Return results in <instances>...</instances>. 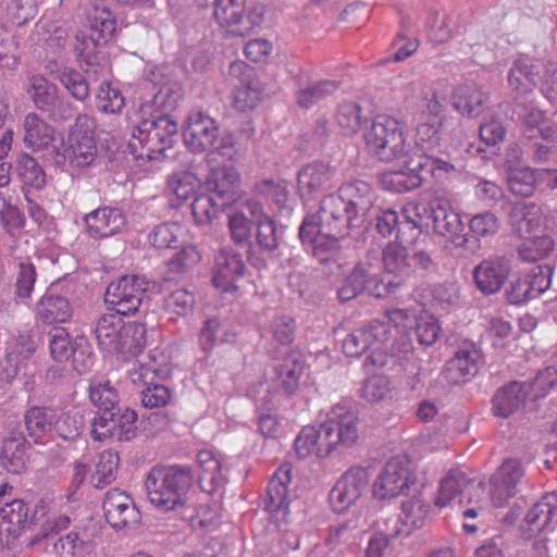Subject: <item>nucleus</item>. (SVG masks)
I'll return each mask as SVG.
<instances>
[{"label":"nucleus","instance_id":"obj_1","mask_svg":"<svg viewBox=\"0 0 557 557\" xmlns=\"http://www.w3.org/2000/svg\"><path fill=\"white\" fill-rule=\"evenodd\" d=\"M360 227L355 224L343 200L330 193L321 199L317 213L305 215L298 237L320 264L339 269L342 239L349 235L350 230Z\"/></svg>","mask_w":557,"mask_h":557},{"label":"nucleus","instance_id":"obj_2","mask_svg":"<svg viewBox=\"0 0 557 557\" xmlns=\"http://www.w3.org/2000/svg\"><path fill=\"white\" fill-rule=\"evenodd\" d=\"M87 422V411L78 406L69 409L33 406L24 413L27 435L36 444L41 443L45 436L74 443L84 433Z\"/></svg>","mask_w":557,"mask_h":557},{"label":"nucleus","instance_id":"obj_3","mask_svg":"<svg viewBox=\"0 0 557 557\" xmlns=\"http://www.w3.org/2000/svg\"><path fill=\"white\" fill-rule=\"evenodd\" d=\"M193 484L191 468L180 465L154 466L145 481L150 503L165 512L185 506Z\"/></svg>","mask_w":557,"mask_h":557},{"label":"nucleus","instance_id":"obj_4","mask_svg":"<svg viewBox=\"0 0 557 557\" xmlns=\"http://www.w3.org/2000/svg\"><path fill=\"white\" fill-rule=\"evenodd\" d=\"M178 124L174 117L160 114L140 115L127 148L135 160H157L175 143Z\"/></svg>","mask_w":557,"mask_h":557},{"label":"nucleus","instance_id":"obj_5","mask_svg":"<svg viewBox=\"0 0 557 557\" xmlns=\"http://www.w3.org/2000/svg\"><path fill=\"white\" fill-rule=\"evenodd\" d=\"M397 283L383 273L380 251L371 250L361 259L343 280L337 288L339 302H347L363 293L375 298H384L395 292Z\"/></svg>","mask_w":557,"mask_h":557},{"label":"nucleus","instance_id":"obj_6","mask_svg":"<svg viewBox=\"0 0 557 557\" xmlns=\"http://www.w3.org/2000/svg\"><path fill=\"white\" fill-rule=\"evenodd\" d=\"M416 211V216L419 219L418 221L406 216L405 220L399 222L396 231V243H393L394 245L410 247L416 244L423 232V227H429V223L423 222L424 218L431 220L435 235L447 237L451 234L453 201L445 191L435 190L429 205L421 208L417 207Z\"/></svg>","mask_w":557,"mask_h":557},{"label":"nucleus","instance_id":"obj_7","mask_svg":"<svg viewBox=\"0 0 557 557\" xmlns=\"http://www.w3.org/2000/svg\"><path fill=\"white\" fill-rule=\"evenodd\" d=\"M363 138L368 150L382 162H392L408 154L404 125L389 115H377Z\"/></svg>","mask_w":557,"mask_h":557},{"label":"nucleus","instance_id":"obj_8","mask_svg":"<svg viewBox=\"0 0 557 557\" xmlns=\"http://www.w3.org/2000/svg\"><path fill=\"white\" fill-rule=\"evenodd\" d=\"M96 123L87 114H79L67 134L64 153L57 152L54 162L62 164L67 159L73 166H89L97 157L95 138Z\"/></svg>","mask_w":557,"mask_h":557},{"label":"nucleus","instance_id":"obj_9","mask_svg":"<svg viewBox=\"0 0 557 557\" xmlns=\"http://www.w3.org/2000/svg\"><path fill=\"white\" fill-rule=\"evenodd\" d=\"M26 94L35 108L47 114L54 123H64L75 114L73 103L59 95L58 86L44 75L34 74L27 78Z\"/></svg>","mask_w":557,"mask_h":557},{"label":"nucleus","instance_id":"obj_10","mask_svg":"<svg viewBox=\"0 0 557 557\" xmlns=\"http://www.w3.org/2000/svg\"><path fill=\"white\" fill-rule=\"evenodd\" d=\"M148 81L156 91L150 100L140 104L139 115L160 114L173 117L172 113L180 107L184 97L183 84L162 67L151 71Z\"/></svg>","mask_w":557,"mask_h":557},{"label":"nucleus","instance_id":"obj_11","mask_svg":"<svg viewBox=\"0 0 557 557\" xmlns=\"http://www.w3.org/2000/svg\"><path fill=\"white\" fill-rule=\"evenodd\" d=\"M49 513V505L44 499L33 507L22 499H14L0 508V541L7 535V544L16 540L25 530L39 524Z\"/></svg>","mask_w":557,"mask_h":557},{"label":"nucleus","instance_id":"obj_12","mask_svg":"<svg viewBox=\"0 0 557 557\" xmlns=\"http://www.w3.org/2000/svg\"><path fill=\"white\" fill-rule=\"evenodd\" d=\"M148 287L149 281L144 276L123 275L107 286L104 302L120 314H134L139 310Z\"/></svg>","mask_w":557,"mask_h":557},{"label":"nucleus","instance_id":"obj_13","mask_svg":"<svg viewBox=\"0 0 557 557\" xmlns=\"http://www.w3.org/2000/svg\"><path fill=\"white\" fill-rule=\"evenodd\" d=\"M144 420H138L137 412L129 407H121L100 422H91L90 435L94 441L131 442L137 437Z\"/></svg>","mask_w":557,"mask_h":557},{"label":"nucleus","instance_id":"obj_14","mask_svg":"<svg viewBox=\"0 0 557 557\" xmlns=\"http://www.w3.org/2000/svg\"><path fill=\"white\" fill-rule=\"evenodd\" d=\"M370 474L367 468L351 467L336 481L329 493V504L335 513L349 510L368 491Z\"/></svg>","mask_w":557,"mask_h":557},{"label":"nucleus","instance_id":"obj_15","mask_svg":"<svg viewBox=\"0 0 557 557\" xmlns=\"http://www.w3.org/2000/svg\"><path fill=\"white\" fill-rule=\"evenodd\" d=\"M410 484V461L405 456H397L385 463L372 485V493L377 499L395 498L407 494Z\"/></svg>","mask_w":557,"mask_h":557},{"label":"nucleus","instance_id":"obj_16","mask_svg":"<svg viewBox=\"0 0 557 557\" xmlns=\"http://www.w3.org/2000/svg\"><path fill=\"white\" fill-rule=\"evenodd\" d=\"M552 274L548 265L533 267L509 282L505 288V298L510 305L519 306L539 297L549 288Z\"/></svg>","mask_w":557,"mask_h":557},{"label":"nucleus","instance_id":"obj_17","mask_svg":"<svg viewBox=\"0 0 557 557\" xmlns=\"http://www.w3.org/2000/svg\"><path fill=\"white\" fill-rule=\"evenodd\" d=\"M334 194L343 200L346 209L354 216L355 224L361 227L371 224L375 191L368 182L361 180L345 182Z\"/></svg>","mask_w":557,"mask_h":557},{"label":"nucleus","instance_id":"obj_18","mask_svg":"<svg viewBox=\"0 0 557 557\" xmlns=\"http://www.w3.org/2000/svg\"><path fill=\"white\" fill-rule=\"evenodd\" d=\"M220 136L216 121L202 111H193L183 125V140L194 153L211 150Z\"/></svg>","mask_w":557,"mask_h":557},{"label":"nucleus","instance_id":"obj_19","mask_svg":"<svg viewBox=\"0 0 557 557\" xmlns=\"http://www.w3.org/2000/svg\"><path fill=\"white\" fill-rule=\"evenodd\" d=\"M359 423L356 412L341 406L334 407L331 416L322 423L324 431H330L326 433L329 451L333 453L337 448H349L356 445L360 438Z\"/></svg>","mask_w":557,"mask_h":557},{"label":"nucleus","instance_id":"obj_20","mask_svg":"<svg viewBox=\"0 0 557 557\" xmlns=\"http://www.w3.org/2000/svg\"><path fill=\"white\" fill-rule=\"evenodd\" d=\"M246 264L242 253L231 247L220 249L214 259L212 269V284L223 293L236 292L237 280L244 277Z\"/></svg>","mask_w":557,"mask_h":557},{"label":"nucleus","instance_id":"obj_21","mask_svg":"<svg viewBox=\"0 0 557 557\" xmlns=\"http://www.w3.org/2000/svg\"><path fill=\"white\" fill-rule=\"evenodd\" d=\"M392 326L387 321L372 320L352 331L343 342V352L347 357H360L372 346H382L391 337Z\"/></svg>","mask_w":557,"mask_h":557},{"label":"nucleus","instance_id":"obj_22","mask_svg":"<svg viewBox=\"0 0 557 557\" xmlns=\"http://www.w3.org/2000/svg\"><path fill=\"white\" fill-rule=\"evenodd\" d=\"M523 474L519 459H507L498 467L490 480V496L495 507H504L517 494Z\"/></svg>","mask_w":557,"mask_h":557},{"label":"nucleus","instance_id":"obj_23","mask_svg":"<svg viewBox=\"0 0 557 557\" xmlns=\"http://www.w3.org/2000/svg\"><path fill=\"white\" fill-rule=\"evenodd\" d=\"M411 331L400 333L393 342L391 351L380 347H374L372 352L366 358L364 366L371 364L377 369L401 372L406 369L408 355L413 352Z\"/></svg>","mask_w":557,"mask_h":557},{"label":"nucleus","instance_id":"obj_24","mask_svg":"<svg viewBox=\"0 0 557 557\" xmlns=\"http://www.w3.org/2000/svg\"><path fill=\"white\" fill-rule=\"evenodd\" d=\"M102 509L107 522L115 530L134 528L140 522L141 515L133 499L119 488L107 493Z\"/></svg>","mask_w":557,"mask_h":557},{"label":"nucleus","instance_id":"obj_25","mask_svg":"<svg viewBox=\"0 0 557 557\" xmlns=\"http://www.w3.org/2000/svg\"><path fill=\"white\" fill-rule=\"evenodd\" d=\"M540 79V67L531 58L521 55L513 60L507 73V84L515 102L527 100Z\"/></svg>","mask_w":557,"mask_h":557},{"label":"nucleus","instance_id":"obj_26","mask_svg":"<svg viewBox=\"0 0 557 557\" xmlns=\"http://www.w3.org/2000/svg\"><path fill=\"white\" fill-rule=\"evenodd\" d=\"M87 234L94 239H103L123 231L127 223L124 211L119 207L104 206L92 210L83 218Z\"/></svg>","mask_w":557,"mask_h":557},{"label":"nucleus","instance_id":"obj_27","mask_svg":"<svg viewBox=\"0 0 557 557\" xmlns=\"http://www.w3.org/2000/svg\"><path fill=\"white\" fill-rule=\"evenodd\" d=\"M336 169L322 161H313L304 165L297 174L298 187L301 196L307 194L315 197L329 191L335 186Z\"/></svg>","mask_w":557,"mask_h":557},{"label":"nucleus","instance_id":"obj_28","mask_svg":"<svg viewBox=\"0 0 557 557\" xmlns=\"http://www.w3.org/2000/svg\"><path fill=\"white\" fill-rule=\"evenodd\" d=\"M230 74L240 77V84L234 91V107L238 111L252 110L257 107L262 88L259 81L255 78V70L243 61L232 62Z\"/></svg>","mask_w":557,"mask_h":557},{"label":"nucleus","instance_id":"obj_29","mask_svg":"<svg viewBox=\"0 0 557 557\" xmlns=\"http://www.w3.org/2000/svg\"><path fill=\"white\" fill-rule=\"evenodd\" d=\"M511 271V262L505 256L494 257L482 261L473 269L476 287L486 295L500 290Z\"/></svg>","mask_w":557,"mask_h":557},{"label":"nucleus","instance_id":"obj_30","mask_svg":"<svg viewBox=\"0 0 557 557\" xmlns=\"http://www.w3.org/2000/svg\"><path fill=\"white\" fill-rule=\"evenodd\" d=\"M557 521V494L547 493L527 512L521 524V535L525 540L539 535L552 523Z\"/></svg>","mask_w":557,"mask_h":557},{"label":"nucleus","instance_id":"obj_31","mask_svg":"<svg viewBox=\"0 0 557 557\" xmlns=\"http://www.w3.org/2000/svg\"><path fill=\"white\" fill-rule=\"evenodd\" d=\"M30 447L23 431L11 430L1 443L0 467L12 474L25 472Z\"/></svg>","mask_w":557,"mask_h":557},{"label":"nucleus","instance_id":"obj_32","mask_svg":"<svg viewBox=\"0 0 557 557\" xmlns=\"http://www.w3.org/2000/svg\"><path fill=\"white\" fill-rule=\"evenodd\" d=\"M502 209L507 212L512 231L520 237L537 231L543 224V210L535 202L506 201Z\"/></svg>","mask_w":557,"mask_h":557},{"label":"nucleus","instance_id":"obj_33","mask_svg":"<svg viewBox=\"0 0 557 557\" xmlns=\"http://www.w3.org/2000/svg\"><path fill=\"white\" fill-rule=\"evenodd\" d=\"M510 191L520 197H530L534 194L540 182L547 181L550 189L557 188V170L522 168L511 170L508 174Z\"/></svg>","mask_w":557,"mask_h":557},{"label":"nucleus","instance_id":"obj_34","mask_svg":"<svg viewBox=\"0 0 557 557\" xmlns=\"http://www.w3.org/2000/svg\"><path fill=\"white\" fill-rule=\"evenodd\" d=\"M239 185V173L234 166L221 165L212 169L205 180L207 193L230 206L235 201Z\"/></svg>","mask_w":557,"mask_h":557},{"label":"nucleus","instance_id":"obj_35","mask_svg":"<svg viewBox=\"0 0 557 557\" xmlns=\"http://www.w3.org/2000/svg\"><path fill=\"white\" fill-rule=\"evenodd\" d=\"M531 399V386L527 382L511 381L499 387L492 399L493 412L497 417L508 418Z\"/></svg>","mask_w":557,"mask_h":557},{"label":"nucleus","instance_id":"obj_36","mask_svg":"<svg viewBox=\"0 0 557 557\" xmlns=\"http://www.w3.org/2000/svg\"><path fill=\"white\" fill-rule=\"evenodd\" d=\"M497 228V219L493 213L478 214L470 220L468 233H455V249H462L465 256L474 255L481 249L480 236L495 234Z\"/></svg>","mask_w":557,"mask_h":557},{"label":"nucleus","instance_id":"obj_37","mask_svg":"<svg viewBox=\"0 0 557 557\" xmlns=\"http://www.w3.org/2000/svg\"><path fill=\"white\" fill-rule=\"evenodd\" d=\"M46 342V332L40 326H34L25 333H21L11 352L7 355V362L11 369H7L8 377L16 375L21 364L33 357L37 348Z\"/></svg>","mask_w":557,"mask_h":557},{"label":"nucleus","instance_id":"obj_38","mask_svg":"<svg viewBox=\"0 0 557 557\" xmlns=\"http://www.w3.org/2000/svg\"><path fill=\"white\" fill-rule=\"evenodd\" d=\"M380 255L384 274L392 277L397 287L411 276L410 247L389 243Z\"/></svg>","mask_w":557,"mask_h":557},{"label":"nucleus","instance_id":"obj_39","mask_svg":"<svg viewBox=\"0 0 557 557\" xmlns=\"http://www.w3.org/2000/svg\"><path fill=\"white\" fill-rule=\"evenodd\" d=\"M483 363L481 350L471 341H462L455 346V385L471 381Z\"/></svg>","mask_w":557,"mask_h":557},{"label":"nucleus","instance_id":"obj_40","mask_svg":"<svg viewBox=\"0 0 557 557\" xmlns=\"http://www.w3.org/2000/svg\"><path fill=\"white\" fill-rule=\"evenodd\" d=\"M36 312L45 324L66 323L73 317V306L66 297L59 295L51 287L37 302Z\"/></svg>","mask_w":557,"mask_h":557},{"label":"nucleus","instance_id":"obj_41","mask_svg":"<svg viewBox=\"0 0 557 557\" xmlns=\"http://www.w3.org/2000/svg\"><path fill=\"white\" fill-rule=\"evenodd\" d=\"M407 159L401 166L410 174H419L422 182L425 175L430 174L435 181L443 182L448 180L453 164L440 158L429 157L424 153L406 154Z\"/></svg>","mask_w":557,"mask_h":557},{"label":"nucleus","instance_id":"obj_42","mask_svg":"<svg viewBox=\"0 0 557 557\" xmlns=\"http://www.w3.org/2000/svg\"><path fill=\"white\" fill-rule=\"evenodd\" d=\"M304 370V356L297 350H289L275 367V381L285 395L292 396L298 389Z\"/></svg>","mask_w":557,"mask_h":557},{"label":"nucleus","instance_id":"obj_43","mask_svg":"<svg viewBox=\"0 0 557 557\" xmlns=\"http://www.w3.org/2000/svg\"><path fill=\"white\" fill-rule=\"evenodd\" d=\"M330 431H324L321 423L318 428L307 425L302 428L296 437L294 447L299 459H305L311 454H315L320 458H325L332 454L327 448V435Z\"/></svg>","mask_w":557,"mask_h":557},{"label":"nucleus","instance_id":"obj_44","mask_svg":"<svg viewBox=\"0 0 557 557\" xmlns=\"http://www.w3.org/2000/svg\"><path fill=\"white\" fill-rule=\"evenodd\" d=\"M122 315L114 311L113 313H104L97 320L94 333L102 351L112 354L117 349L120 334L124 327Z\"/></svg>","mask_w":557,"mask_h":557},{"label":"nucleus","instance_id":"obj_45","mask_svg":"<svg viewBox=\"0 0 557 557\" xmlns=\"http://www.w3.org/2000/svg\"><path fill=\"white\" fill-rule=\"evenodd\" d=\"M543 132L534 138L522 139L527 156L536 163L557 157V126H548Z\"/></svg>","mask_w":557,"mask_h":557},{"label":"nucleus","instance_id":"obj_46","mask_svg":"<svg viewBox=\"0 0 557 557\" xmlns=\"http://www.w3.org/2000/svg\"><path fill=\"white\" fill-rule=\"evenodd\" d=\"M24 141L34 150L49 149L54 140V127L46 123L36 113H29L24 120Z\"/></svg>","mask_w":557,"mask_h":557},{"label":"nucleus","instance_id":"obj_47","mask_svg":"<svg viewBox=\"0 0 557 557\" xmlns=\"http://www.w3.org/2000/svg\"><path fill=\"white\" fill-rule=\"evenodd\" d=\"M89 398L97 408L91 422H100L104 416L108 417L122 407L117 389L109 381L98 383L95 386L91 385L89 387Z\"/></svg>","mask_w":557,"mask_h":557},{"label":"nucleus","instance_id":"obj_48","mask_svg":"<svg viewBox=\"0 0 557 557\" xmlns=\"http://www.w3.org/2000/svg\"><path fill=\"white\" fill-rule=\"evenodd\" d=\"M522 139L534 138L549 125H545V111L539 109L533 102L525 100L515 102Z\"/></svg>","mask_w":557,"mask_h":557},{"label":"nucleus","instance_id":"obj_49","mask_svg":"<svg viewBox=\"0 0 557 557\" xmlns=\"http://www.w3.org/2000/svg\"><path fill=\"white\" fill-rule=\"evenodd\" d=\"M256 225L255 239L259 250L267 255L275 253L283 238V227H278L274 219L268 214H259Z\"/></svg>","mask_w":557,"mask_h":557},{"label":"nucleus","instance_id":"obj_50","mask_svg":"<svg viewBox=\"0 0 557 557\" xmlns=\"http://www.w3.org/2000/svg\"><path fill=\"white\" fill-rule=\"evenodd\" d=\"M119 344L115 354H127L134 357L141 354L147 345L146 325L137 321L124 322Z\"/></svg>","mask_w":557,"mask_h":557},{"label":"nucleus","instance_id":"obj_51","mask_svg":"<svg viewBox=\"0 0 557 557\" xmlns=\"http://www.w3.org/2000/svg\"><path fill=\"white\" fill-rule=\"evenodd\" d=\"M341 82L323 79L309 84L296 92V102L301 109H309L319 101L332 96L339 88Z\"/></svg>","mask_w":557,"mask_h":557},{"label":"nucleus","instance_id":"obj_52","mask_svg":"<svg viewBox=\"0 0 557 557\" xmlns=\"http://www.w3.org/2000/svg\"><path fill=\"white\" fill-rule=\"evenodd\" d=\"M213 16L221 26L239 28L245 22L246 0H213Z\"/></svg>","mask_w":557,"mask_h":557},{"label":"nucleus","instance_id":"obj_53","mask_svg":"<svg viewBox=\"0 0 557 557\" xmlns=\"http://www.w3.org/2000/svg\"><path fill=\"white\" fill-rule=\"evenodd\" d=\"M401 509L404 513V524L410 529L407 531V535H409L412 530L425 527L431 520V506L420 496H413L411 499L404 502Z\"/></svg>","mask_w":557,"mask_h":557},{"label":"nucleus","instance_id":"obj_54","mask_svg":"<svg viewBox=\"0 0 557 557\" xmlns=\"http://www.w3.org/2000/svg\"><path fill=\"white\" fill-rule=\"evenodd\" d=\"M51 358L57 362L67 361L74 357L76 351L75 343L65 327H53L46 332Z\"/></svg>","mask_w":557,"mask_h":557},{"label":"nucleus","instance_id":"obj_55","mask_svg":"<svg viewBox=\"0 0 557 557\" xmlns=\"http://www.w3.org/2000/svg\"><path fill=\"white\" fill-rule=\"evenodd\" d=\"M15 171L21 182L36 189L46 185V173L41 165L28 153H21L15 161Z\"/></svg>","mask_w":557,"mask_h":557},{"label":"nucleus","instance_id":"obj_56","mask_svg":"<svg viewBox=\"0 0 557 557\" xmlns=\"http://www.w3.org/2000/svg\"><path fill=\"white\" fill-rule=\"evenodd\" d=\"M120 458L116 453L103 451L99 455L96 470L90 476V483L95 488L102 490L116 479Z\"/></svg>","mask_w":557,"mask_h":557},{"label":"nucleus","instance_id":"obj_57","mask_svg":"<svg viewBox=\"0 0 557 557\" xmlns=\"http://www.w3.org/2000/svg\"><path fill=\"white\" fill-rule=\"evenodd\" d=\"M236 334L223 327L218 318H211L205 321L200 333L199 343L205 351L211 350L219 343H234Z\"/></svg>","mask_w":557,"mask_h":557},{"label":"nucleus","instance_id":"obj_58","mask_svg":"<svg viewBox=\"0 0 557 557\" xmlns=\"http://www.w3.org/2000/svg\"><path fill=\"white\" fill-rule=\"evenodd\" d=\"M166 184L178 201H185L196 196V191L200 187V180L190 171H178L168 177ZM180 205L181 202L176 206Z\"/></svg>","mask_w":557,"mask_h":557},{"label":"nucleus","instance_id":"obj_59","mask_svg":"<svg viewBox=\"0 0 557 557\" xmlns=\"http://www.w3.org/2000/svg\"><path fill=\"white\" fill-rule=\"evenodd\" d=\"M487 96L476 86L469 85L460 89L458 101L455 102V110L468 117H476L483 112Z\"/></svg>","mask_w":557,"mask_h":557},{"label":"nucleus","instance_id":"obj_60","mask_svg":"<svg viewBox=\"0 0 557 557\" xmlns=\"http://www.w3.org/2000/svg\"><path fill=\"white\" fill-rule=\"evenodd\" d=\"M224 207H226L225 202L209 193H202L194 197L191 213L198 225H206L213 221Z\"/></svg>","mask_w":557,"mask_h":557},{"label":"nucleus","instance_id":"obj_61","mask_svg":"<svg viewBox=\"0 0 557 557\" xmlns=\"http://www.w3.org/2000/svg\"><path fill=\"white\" fill-rule=\"evenodd\" d=\"M381 183L386 190L404 194L419 188L422 185V180L419 174H410L401 168L383 173Z\"/></svg>","mask_w":557,"mask_h":557},{"label":"nucleus","instance_id":"obj_62","mask_svg":"<svg viewBox=\"0 0 557 557\" xmlns=\"http://www.w3.org/2000/svg\"><path fill=\"white\" fill-rule=\"evenodd\" d=\"M555 247V243L549 235L534 236L527 238L520 246L519 257L527 262H536L540 259L548 257Z\"/></svg>","mask_w":557,"mask_h":557},{"label":"nucleus","instance_id":"obj_63","mask_svg":"<svg viewBox=\"0 0 557 557\" xmlns=\"http://www.w3.org/2000/svg\"><path fill=\"white\" fill-rule=\"evenodd\" d=\"M197 465L200 471L198 475L199 484L208 482L211 490L219 485L223 478L221 474V462L211 450L202 449L197 455Z\"/></svg>","mask_w":557,"mask_h":557},{"label":"nucleus","instance_id":"obj_64","mask_svg":"<svg viewBox=\"0 0 557 557\" xmlns=\"http://www.w3.org/2000/svg\"><path fill=\"white\" fill-rule=\"evenodd\" d=\"M362 398L369 403H380L393 398L391 382L385 375H372L367 379L359 391Z\"/></svg>","mask_w":557,"mask_h":557}]
</instances>
